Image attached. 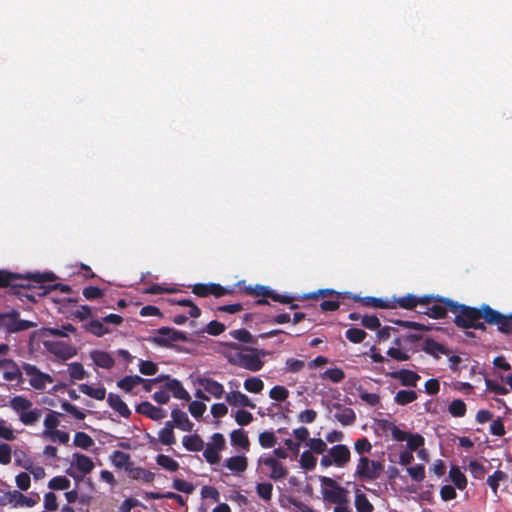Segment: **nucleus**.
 <instances>
[{"label":"nucleus","instance_id":"24","mask_svg":"<svg viewBox=\"0 0 512 512\" xmlns=\"http://www.w3.org/2000/svg\"><path fill=\"white\" fill-rule=\"evenodd\" d=\"M158 439L163 445L171 446L176 443L174 425L172 422H165L164 427L158 432Z\"/></svg>","mask_w":512,"mask_h":512},{"label":"nucleus","instance_id":"55","mask_svg":"<svg viewBox=\"0 0 512 512\" xmlns=\"http://www.w3.org/2000/svg\"><path fill=\"white\" fill-rule=\"evenodd\" d=\"M251 293L257 296L271 297L275 301L286 302V300L280 296L274 295L272 291L266 286L257 285L254 289H251Z\"/></svg>","mask_w":512,"mask_h":512},{"label":"nucleus","instance_id":"46","mask_svg":"<svg viewBox=\"0 0 512 512\" xmlns=\"http://www.w3.org/2000/svg\"><path fill=\"white\" fill-rule=\"evenodd\" d=\"M231 442L233 445H237V446H240L244 449H247L248 446H249V439L248 437L246 436V434L244 433L243 430H234L232 433H231Z\"/></svg>","mask_w":512,"mask_h":512},{"label":"nucleus","instance_id":"22","mask_svg":"<svg viewBox=\"0 0 512 512\" xmlns=\"http://www.w3.org/2000/svg\"><path fill=\"white\" fill-rule=\"evenodd\" d=\"M126 473L131 479L143 481L145 483L152 482L155 476L151 471H148L142 467H136L134 464L128 468Z\"/></svg>","mask_w":512,"mask_h":512},{"label":"nucleus","instance_id":"53","mask_svg":"<svg viewBox=\"0 0 512 512\" xmlns=\"http://www.w3.org/2000/svg\"><path fill=\"white\" fill-rule=\"evenodd\" d=\"M424 437L420 434L410 433L407 439L409 451H418L424 445Z\"/></svg>","mask_w":512,"mask_h":512},{"label":"nucleus","instance_id":"52","mask_svg":"<svg viewBox=\"0 0 512 512\" xmlns=\"http://www.w3.org/2000/svg\"><path fill=\"white\" fill-rule=\"evenodd\" d=\"M70 480L64 476H57L49 481V488L54 490H66L70 487Z\"/></svg>","mask_w":512,"mask_h":512},{"label":"nucleus","instance_id":"17","mask_svg":"<svg viewBox=\"0 0 512 512\" xmlns=\"http://www.w3.org/2000/svg\"><path fill=\"white\" fill-rule=\"evenodd\" d=\"M199 385L204 389L205 392L209 393L213 397L220 399L224 395V387L221 383L211 378H200L198 380Z\"/></svg>","mask_w":512,"mask_h":512},{"label":"nucleus","instance_id":"20","mask_svg":"<svg viewBox=\"0 0 512 512\" xmlns=\"http://www.w3.org/2000/svg\"><path fill=\"white\" fill-rule=\"evenodd\" d=\"M392 378L398 379L402 385L415 387L420 376L411 370H400L390 373Z\"/></svg>","mask_w":512,"mask_h":512},{"label":"nucleus","instance_id":"11","mask_svg":"<svg viewBox=\"0 0 512 512\" xmlns=\"http://www.w3.org/2000/svg\"><path fill=\"white\" fill-rule=\"evenodd\" d=\"M328 451L336 467L344 468L350 462L351 452L346 445L338 444L331 447Z\"/></svg>","mask_w":512,"mask_h":512},{"label":"nucleus","instance_id":"40","mask_svg":"<svg viewBox=\"0 0 512 512\" xmlns=\"http://www.w3.org/2000/svg\"><path fill=\"white\" fill-rule=\"evenodd\" d=\"M363 302L366 306H370L373 308H395L396 306L390 300H384L374 297H365L363 298Z\"/></svg>","mask_w":512,"mask_h":512},{"label":"nucleus","instance_id":"48","mask_svg":"<svg viewBox=\"0 0 512 512\" xmlns=\"http://www.w3.org/2000/svg\"><path fill=\"white\" fill-rule=\"evenodd\" d=\"M300 465L306 470H313L317 464V458L310 451H304L300 456Z\"/></svg>","mask_w":512,"mask_h":512},{"label":"nucleus","instance_id":"3","mask_svg":"<svg viewBox=\"0 0 512 512\" xmlns=\"http://www.w3.org/2000/svg\"><path fill=\"white\" fill-rule=\"evenodd\" d=\"M446 304L453 308V311H459L455 317V323L463 328L483 329L484 325L480 321L481 313L475 308L466 306H457L452 301L447 300Z\"/></svg>","mask_w":512,"mask_h":512},{"label":"nucleus","instance_id":"13","mask_svg":"<svg viewBox=\"0 0 512 512\" xmlns=\"http://www.w3.org/2000/svg\"><path fill=\"white\" fill-rule=\"evenodd\" d=\"M260 463L270 468L269 477L272 480L283 479L287 476L288 470L287 468L280 463L277 459L273 457H265L260 459Z\"/></svg>","mask_w":512,"mask_h":512},{"label":"nucleus","instance_id":"39","mask_svg":"<svg viewBox=\"0 0 512 512\" xmlns=\"http://www.w3.org/2000/svg\"><path fill=\"white\" fill-rule=\"evenodd\" d=\"M306 446L310 448V452L316 454H324L327 451V444L321 438H309L306 442Z\"/></svg>","mask_w":512,"mask_h":512},{"label":"nucleus","instance_id":"4","mask_svg":"<svg viewBox=\"0 0 512 512\" xmlns=\"http://www.w3.org/2000/svg\"><path fill=\"white\" fill-rule=\"evenodd\" d=\"M263 355V351L250 350L249 353L240 352L229 356L228 360L233 365L256 372L263 366V361L261 360Z\"/></svg>","mask_w":512,"mask_h":512},{"label":"nucleus","instance_id":"7","mask_svg":"<svg viewBox=\"0 0 512 512\" xmlns=\"http://www.w3.org/2000/svg\"><path fill=\"white\" fill-rule=\"evenodd\" d=\"M24 373L29 377V384L37 390H44L48 384L53 382V378L46 373L41 372L36 366L24 363L22 365Z\"/></svg>","mask_w":512,"mask_h":512},{"label":"nucleus","instance_id":"41","mask_svg":"<svg viewBox=\"0 0 512 512\" xmlns=\"http://www.w3.org/2000/svg\"><path fill=\"white\" fill-rule=\"evenodd\" d=\"M417 399V394L412 390H400L395 396L396 403L406 405Z\"/></svg>","mask_w":512,"mask_h":512},{"label":"nucleus","instance_id":"63","mask_svg":"<svg viewBox=\"0 0 512 512\" xmlns=\"http://www.w3.org/2000/svg\"><path fill=\"white\" fill-rule=\"evenodd\" d=\"M406 470L414 481L421 482L425 478V468L423 465L407 467Z\"/></svg>","mask_w":512,"mask_h":512},{"label":"nucleus","instance_id":"26","mask_svg":"<svg viewBox=\"0 0 512 512\" xmlns=\"http://www.w3.org/2000/svg\"><path fill=\"white\" fill-rule=\"evenodd\" d=\"M481 318L483 317L488 323L497 324L501 331V323L504 321V316L493 310L487 305H484L480 311Z\"/></svg>","mask_w":512,"mask_h":512},{"label":"nucleus","instance_id":"27","mask_svg":"<svg viewBox=\"0 0 512 512\" xmlns=\"http://www.w3.org/2000/svg\"><path fill=\"white\" fill-rule=\"evenodd\" d=\"M110 460L115 467L124 468L126 472L128 471V468L133 464L130 461V456L127 453L118 450L111 454Z\"/></svg>","mask_w":512,"mask_h":512},{"label":"nucleus","instance_id":"2","mask_svg":"<svg viewBox=\"0 0 512 512\" xmlns=\"http://www.w3.org/2000/svg\"><path fill=\"white\" fill-rule=\"evenodd\" d=\"M8 406L18 415L19 421L25 426L36 424L42 416V410L34 407L32 401L24 396L11 398Z\"/></svg>","mask_w":512,"mask_h":512},{"label":"nucleus","instance_id":"35","mask_svg":"<svg viewBox=\"0 0 512 512\" xmlns=\"http://www.w3.org/2000/svg\"><path fill=\"white\" fill-rule=\"evenodd\" d=\"M156 463L161 466L163 469L174 472L178 470L179 464L170 456L160 454L156 457Z\"/></svg>","mask_w":512,"mask_h":512},{"label":"nucleus","instance_id":"12","mask_svg":"<svg viewBox=\"0 0 512 512\" xmlns=\"http://www.w3.org/2000/svg\"><path fill=\"white\" fill-rule=\"evenodd\" d=\"M163 381H165L163 387L165 388L168 394L169 392H171L175 398L185 401H189L191 399L189 393L183 387L179 380L172 379L169 376H164Z\"/></svg>","mask_w":512,"mask_h":512},{"label":"nucleus","instance_id":"9","mask_svg":"<svg viewBox=\"0 0 512 512\" xmlns=\"http://www.w3.org/2000/svg\"><path fill=\"white\" fill-rule=\"evenodd\" d=\"M326 408L333 415L334 419L343 426L352 425L356 420V414L353 409L343 406L339 402L328 403Z\"/></svg>","mask_w":512,"mask_h":512},{"label":"nucleus","instance_id":"14","mask_svg":"<svg viewBox=\"0 0 512 512\" xmlns=\"http://www.w3.org/2000/svg\"><path fill=\"white\" fill-rule=\"evenodd\" d=\"M226 402L233 407H249L254 409L255 404L249 397L240 391H231L225 395Z\"/></svg>","mask_w":512,"mask_h":512},{"label":"nucleus","instance_id":"47","mask_svg":"<svg viewBox=\"0 0 512 512\" xmlns=\"http://www.w3.org/2000/svg\"><path fill=\"white\" fill-rule=\"evenodd\" d=\"M448 411L454 417H463L466 413V404L461 399H455L449 405Z\"/></svg>","mask_w":512,"mask_h":512},{"label":"nucleus","instance_id":"49","mask_svg":"<svg viewBox=\"0 0 512 512\" xmlns=\"http://www.w3.org/2000/svg\"><path fill=\"white\" fill-rule=\"evenodd\" d=\"M58 413L51 411L48 413L43 421L44 430L43 431H53L56 430L59 425Z\"/></svg>","mask_w":512,"mask_h":512},{"label":"nucleus","instance_id":"50","mask_svg":"<svg viewBox=\"0 0 512 512\" xmlns=\"http://www.w3.org/2000/svg\"><path fill=\"white\" fill-rule=\"evenodd\" d=\"M93 443V439L84 432H77L74 436V445L77 447L88 449Z\"/></svg>","mask_w":512,"mask_h":512},{"label":"nucleus","instance_id":"28","mask_svg":"<svg viewBox=\"0 0 512 512\" xmlns=\"http://www.w3.org/2000/svg\"><path fill=\"white\" fill-rule=\"evenodd\" d=\"M182 444L188 451L197 452L204 448V442L197 434L185 435L182 439Z\"/></svg>","mask_w":512,"mask_h":512},{"label":"nucleus","instance_id":"51","mask_svg":"<svg viewBox=\"0 0 512 512\" xmlns=\"http://www.w3.org/2000/svg\"><path fill=\"white\" fill-rule=\"evenodd\" d=\"M449 474L457 488L462 490L466 487V477L464 476V474L461 473V471L457 467H452Z\"/></svg>","mask_w":512,"mask_h":512},{"label":"nucleus","instance_id":"43","mask_svg":"<svg viewBox=\"0 0 512 512\" xmlns=\"http://www.w3.org/2000/svg\"><path fill=\"white\" fill-rule=\"evenodd\" d=\"M45 332L55 337H67L68 333H75L76 328L72 324H66L61 328H46Z\"/></svg>","mask_w":512,"mask_h":512},{"label":"nucleus","instance_id":"32","mask_svg":"<svg viewBox=\"0 0 512 512\" xmlns=\"http://www.w3.org/2000/svg\"><path fill=\"white\" fill-rule=\"evenodd\" d=\"M85 329L97 337L104 336L111 332V330L105 326L102 320H92L85 325Z\"/></svg>","mask_w":512,"mask_h":512},{"label":"nucleus","instance_id":"60","mask_svg":"<svg viewBox=\"0 0 512 512\" xmlns=\"http://www.w3.org/2000/svg\"><path fill=\"white\" fill-rule=\"evenodd\" d=\"M68 372L72 379L82 380L85 377V370L81 363H71L68 366Z\"/></svg>","mask_w":512,"mask_h":512},{"label":"nucleus","instance_id":"16","mask_svg":"<svg viewBox=\"0 0 512 512\" xmlns=\"http://www.w3.org/2000/svg\"><path fill=\"white\" fill-rule=\"evenodd\" d=\"M136 411L140 414L149 417L152 420H160L166 416V412L164 409L156 407L147 401L140 403L137 406Z\"/></svg>","mask_w":512,"mask_h":512},{"label":"nucleus","instance_id":"37","mask_svg":"<svg viewBox=\"0 0 512 512\" xmlns=\"http://www.w3.org/2000/svg\"><path fill=\"white\" fill-rule=\"evenodd\" d=\"M14 456V463L18 467H21L25 470L32 468V460L29 458V456L22 450H15L13 452Z\"/></svg>","mask_w":512,"mask_h":512},{"label":"nucleus","instance_id":"59","mask_svg":"<svg viewBox=\"0 0 512 512\" xmlns=\"http://www.w3.org/2000/svg\"><path fill=\"white\" fill-rule=\"evenodd\" d=\"M321 377L323 379L327 378L334 383H339L344 379L345 374L341 369L333 368V369L326 370L323 374H321Z\"/></svg>","mask_w":512,"mask_h":512},{"label":"nucleus","instance_id":"36","mask_svg":"<svg viewBox=\"0 0 512 512\" xmlns=\"http://www.w3.org/2000/svg\"><path fill=\"white\" fill-rule=\"evenodd\" d=\"M355 507L358 512H372L374 509L366 495L360 492L355 495Z\"/></svg>","mask_w":512,"mask_h":512},{"label":"nucleus","instance_id":"58","mask_svg":"<svg viewBox=\"0 0 512 512\" xmlns=\"http://www.w3.org/2000/svg\"><path fill=\"white\" fill-rule=\"evenodd\" d=\"M11 501L20 506L32 507L35 505V501L33 499L26 497L19 491H14L11 494Z\"/></svg>","mask_w":512,"mask_h":512},{"label":"nucleus","instance_id":"56","mask_svg":"<svg viewBox=\"0 0 512 512\" xmlns=\"http://www.w3.org/2000/svg\"><path fill=\"white\" fill-rule=\"evenodd\" d=\"M289 391L284 386H274L270 392L269 397L275 401H284L288 398Z\"/></svg>","mask_w":512,"mask_h":512},{"label":"nucleus","instance_id":"10","mask_svg":"<svg viewBox=\"0 0 512 512\" xmlns=\"http://www.w3.org/2000/svg\"><path fill=\"white\" fill-rule=\"evenodd\" d=\"M153 342L161 346H169L174 342H182L186 340L184 333L173 328L163 327L156 331L153 336Z\"/></svg>","mask_w":512,"mask_h":512},{"label":"nucleus","instance_id":"45","mask_svg":"<svg viewBox=\"0 0 512 512\" xmlns=\"http://www.w3.org/2000/svg\"><path fill=\"white\" fill-rule=\"evenodd\" d=\"M508 478V475L503 471H496L493 475L489 476L487 479V484L491 487L494 494L497 495V489L499 486V483L502 481H506Z\"/></svg>","mask_w":512,"mask_h":512},{"label":"nucleus","instance_id":"57","mask_svg":"<svg viewBox=\"0 0 512 512\" xmlns=\"http://www.w3.org/2000/svg\"><path fill=\"white\" fill-rule=\"evenodd\" d=\"M230 336L244 343H254V338L246 329H237L230 331Z\"/></svg>","mask_w":512,"mask_h":512},{"label":"nucleus","instance_id":"33","mask_svg":"<svg viewBox=\"0 0 512 512\" xmlns=\"http://www.w3.org/2000/svg\"><path fill=\"white\" fill-rule=\"evenodd\" d=\"M41 436L46 440L52 442H59L61 444H66L70 439V436L67 432L58 429L53 431H43Z\"/></svg>","mask_w":512,"mask_h":512},{"label":"nucleus","instance_id":"34","mask_svg":"<svg viewBox=\"0 0 512 512\" xmlns=\"http://www.w3.org/2000/svg\"><path fill=\"white\" fill-rule=\"evenodd\" d=\"M142 381L143 378L137 375L126 376L120 381H118L117 386L125 390L126 392H130L135 386L141 384Z\"/></svg>","mask_w":512,"mask_h":512},{"label":"nucleus","instance_id":"19","mask_svg":"<svg viewBox=\"0 0 512 512\" xmlns=\"http://www.w3.org/2000/svg\"><path fill=\"white\" fill-rule=\"evenodd\" d=\"M0 367L3 368V377L7 381H19L21 379V369L11 360L0 361Z\"/></svg>","mask_w":512,"mask_h":512},{"label":"nucleus","instance_id":"38","mask_svg":"<svg viewBox=\"0 0 512 512\" xmlns=\"http://www.w3.org/2000/svg\"><path fill=\"white\" fill-rule=\"evenodd\" d=\"M257 495L265 502H270L272 499L273 485L269 482L259 483L256 486Z\"/></svg>","mask_w":512,"mask_h":512},{"label":"nucleus","instance_id":"8","mask_svg":"<svg viewBox=\"0 0 512 512\" xmlns=\"http://www.w3.org/2000/svg\"><path fill=\"white\" fill-rule=\"evenodd\" d=\"M36 326L35 323L18 318V313L0 314V328H4L9 332H17L27 330Z\"/></svg>","mask_w":512,"mask_h":512},{"label":"nucleus","instance_id":"54","mask_svg":"<svg viewBox=\"0 0 512 512\" xmlns=\"http://www.w3.org/2000/svg\"><path fill=\"white\" fill-rule=\"evenodd\" d=\"M12 448L6 442H0V464L8 465L12 459Z\"/></svg>","mask_w":512,"mask_h":512},{"label":"nucleus","instance_id":"44","mask_svg":"<svg viewBox=\"0 0 512 512\" xmlns=\"http://www.w3.org/2000/svg\"><path fill=\"white\" fill-rule=\"evenodd\" d=\"M244 388L251 393H260L264 388V382L257 377H250L244 381Z\"/></svg>","mask_w":512,"mask_h":512},{"label":"nucleus","instance_id":"5","mask_svg":"<svg viewBox=\"0 0 512 512\" xmlns=\"http://www.w3.org/2000/svg\"><path fill=\"white\" fill-rule=\"evenodd\" d=\"M382 471L383 464L381 462L362 456L356 466L355 475L363 480H376L381 476Z\"/></svg>","mask_w":512,"mask_h":512},{"label":"nucleus","instance_id":"30","mask_svg":"<svg viewBox=\"0 0 512 512\" xmlns=\"http://www.w3.org/2000/svg\"><path fill=\"white\" fill-rule=\"evenodd\" d=\"M50 351L63 359H69L76 354V350L72 346L60 342L53 343Z\"/></svg>","mask_w":512,"mask_h":512},{"label":"nucleus","instance_id":"6","mask_svg":"<svg viewBox=\"0 0 512 512\" xmlns=\"http://www.w3.org/2000/svg\"><path fill=\"white\" fill-rule=\"evenodd\" d=\"M94 467V462L90 457L74 453L71 459V467L67 470V474L74 479H80L83 475L90 473Z\"/></svg>","mask_w":512,"mask_h":512},{"label":"nucleus","instance_id":"23","mask_svg":"<svg viewBox=\"0 0 512 512\" xmlns=\"http://www.w3.org/2000/svg\"><path fill=\"white\" fill-rule=\"evenodd\" d=\"M393 302L397 303V305H399L401 308L412 309V308L416 307L417 304H419V303H424V304L429 303L430 297L425 296L424 298L419 299L412 294H408L404 297L395 298Z\"/></svg>","mask_w":512,"mask_h":512},{"label":"nucleus","instance_id":"29","mask_svg":"<svg viewBox=\"0 0 512 512\" xmlns=\"http://www.w3.org/2000/svg\"><path fill=\"white\" fill-rule=\"evenodd\" d=\"M79 391L96 400H103L106 396V389L103 386L93 387L88 384H80Z\"/></svg>","mask_w":512,"mask_h":512},{"label":"nucleus","instance_id":"64","mask_svg":"<svg viewBox=\"0 0 512 512\" xmlns=\"http://www.w3.org/2000/svg\"><path fill=\"white\" fill-rule=\"evenodd\" d=\"M425 350H426V352H428L434 356H438L439 354L447 353V351L443 345H441L440 343L435 342L433 340H429L426 342Z\"/></svg>","mask_w":512,"mask_h":512},{"label":"nucleus","instance_id":"18","mask_svg":"<svg viewBox=\"0 0 512 512\" xmlns=\"http://www.w3.org/2000/svg\"><path fill=\"white\" fill-rule=\"evenodd\" d=\"M90 358L95 365L104 369H111L115 364L112 356L108 352L101 350H94L90 352Z\"/></svg>","mask_w":512,"mask_h":512},{"label":"nucleus","instance_id":"25","mask_svg":"<svg viewBox=\"0 0 512 512\" xmlns=\"http://www.w3.org/2000/svg\"><path fill=\"white\" fill-rule=\"evenodd\" d=\"M107 402L116 412H118L123 417H128L131 414L126 403L122 401V399L113 393H110L107 398Z\"/></svg>","mask_w":512,"mask_h":512},{"label":"nucleus","instance_id":"31","mask_svg":"<svg viewBox=\"0 0 512 512\" xmlns=\"http://www.w3.org/2000/svg\"><path fill=\"white\" fill-rule=\"evenodd\" d=\"M225 466L233 472H243L247 468V458L244 456L230 457L225 461Z\"/></svg>","mask_w":512,"mask_h":512},{"label":"nucleus","instance_id":"21","mask_svg":"<svg viewBox=\"0 0 512 512\" xmlns=\"http://www.w3.org/2000/svg\"><path fill=\"white\" fill-rule=\"evenodd\" d=\"M193 292L201 297H205L210 294L215 296H222L226 294V290L218 284H198L194 286Z\"/></svg>","mask_w":512,"mask_h":512},{"label":"nucleus","instance_id":"42","mask_svg":"<svg viewBox=\"0 0 512 512\" xmlns=\"http://www.w3.org/2000/svg\"><path fill=\"white\" fill-rule=\"evenodd\" d=\"M0 438L6 441H13L16 439V433L12 426L2 418H0Z\"/></svg>","mask_w":512,"mask_h":512},{"label":"nucleus","instance_id":"62","mask_svg":"<svg viewBox=\"0 0 512 512\" xmlns=\"http://www.w3.org/2000/svg\"><path fill=\"white\" fill-rule=\"evenodd\" d=\"M346 337L353 343H361L366 337V332L362 329L351 328L346 331Z\"/></svg>","mask_w":512,"mask_h":512},{"label":"nucleus","instance_id":"15","mask_svg":"<svg viewBox=\"0 0 512 512\" xmlns=\"http://www.w3.org/2000/svg\"><path fill=\"white\" fill-rule=\"evenodd\" d=\"M172 423L174 428H178L185 432H191L194 424L189 420L187 414L179 409H173L171 412Z\"/></svg>","mask_w":512,"mask_h":512},{"label":"nucleus","instance_id":"1","mask_svg":"<svg viewBox=\"0 0 512 512\" xmlns=\"http://www.w3.org/2000/svg\"><path fill=\"white\" fill-rule=\"evenodd\" d=\"M319 481L323 500L334 505L333 512H353L350 493L347 489L327 476H320Z\"/></svg>","mask_w":512,"mask_h":512},{"label":"nucleus","instance_id":"61","mask_svg":"<svg viewBox=\"0 0 512 512\" xmlns=\"http://www.w3.org/2000/svg\"><path fill=\"white\" fill-rule=\"evenodd\" d=\"M276 441L277 439L273 432L265 431L259 435V443L263 448H272Z\"/></svg>","mask_w":512,"mask_h":512}]
</instances>
